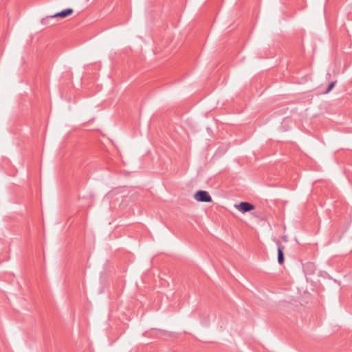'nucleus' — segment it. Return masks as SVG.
I'll use <instances>...</instances> for the list:
<instances>
[{"instance_id": "nucleus-2", "label": "nucleus", "mask_w": 352, "mask_h": 352, "mask_svg": "<svg viewBox=\"0 0 352 352\" xmlns=\"http://www.w3.org/2000/svg\"><path fill=\"white\" fill-rule=\"evenodd\" d=\"M235 208L243 213L250 212L255 208V206L251 203L247 201H241L239 204H236Z\"/></svg>"}, {"instance_id": "nucleus-3", "label": "nucleus", "mask_w": 352, "mask_h": 352, "mask_svg": "<svg viewBox=\"0 0 352 352\" xmlns=\"http://www.w3.org/2000/svg\"><path fill=\"white\" fill-rule=\"evenodd\" d=\"M276 245H277V251H278V263L280 265H282L284 263L285 257H284V246L281 244V243L279 241H276Z\"/></svg>"}, {"instance_id": "nucleus-1", "label": "nucleus", "mask_w": 352, "mask_h": 352, "mask_svg": "<svg viewBox=\"0 0 352 352\" xmlns=\"http://www.w3.org/2000/svg\"><path fill=\"white\" fill-rule=\"evenodd\" d=\"M195 199L199 202L209 203L212 201L210 194L206 190H197L194 195Z\"/></svg>"}, {"instance_id": "nucleus-4", "label": "nucleus", "mask_w": 352, "mask_h": 352, "mask_svg": "<svg viewBox=\"0 0 352 352\" xmlns=\"http://www.w3.org/2000/svg\"><path fill=\"white\" fill-rule=\"evenodd\" d=\"M73 12H74V10L72 8H67L60 12H58L52 15H50V18H52V19L56 18V17L65 18V17H67V16L72 14Z\"/></svg>"}, {"instance_id": "nucleus-6", "label": "nucleus", "mask_w": 352, "mask_h": 352, "mask_svg": "<svg viewBox=\"0 0 352 352\" xmlns=\"http://www.w3.org/2000/svg\"><path fill=\"white\" fill-rule=\"evenodd\" d=\"M50 16H46L45 18H43L41 21V23L43 24V25H47L49 23V20H50Z\"/></svg>"}, {"instance_id": "nucleus-5", "label": "nucleus", "mask_w": 352, "mask_h": 352, "mask_svg": "<svg viewBox=\"0 0 352 352\" xmlns=\"http://www.w3.org/2000/svg\"><path fill=\"white\" fill-rule=\"evenodd\" d=\"M336 83V81L331 82L329 84L327 89L324 91V94H328L331 91V90L334 87Z\"/></svg>"}, {"instance_id": "nucleus-7", "label": "nucleus", "mask_w": 352, "mask_h": 352, "mask_svg": "<svg viewBox=\"0 0 352 352\" xmlns=\"http://www.w3.org/2000/svg\"><path fill=\"white\" fill-rule=\"evenodd\" d=\"M282 240H283V241H285V242H286V241H287V236H282Z\"/></svg>"}]
</instances>
